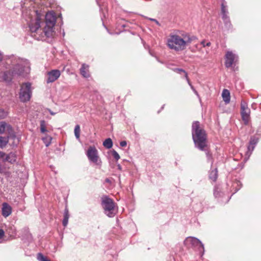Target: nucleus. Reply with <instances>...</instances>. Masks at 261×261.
Segmentation results:
<instances>
[{
	"label": "nucleus",
	"instance_id": "f257e3e1",
	"mask_svg": "<svg viewBox=\"0 0 261 261\" xmlns=\"http://www.w3.org/2000/svg\"><path fill=\"white\" fill-rule=\"evenodd\" d=\"M35 16L34 18H31L28 23L30 30L32 33H36L32 35L37 40H43L44 36L47 38L51 37L54 34V27L56 22V17L55 13L49 12L45 15V26L43 32L37 35L38 32L41 31L40 28L44 17L43 14L39 13L38 11H35Z\"/></svg>",
	"mask_w": 261,
	"mask_h": 261
},
{
	"label": "nucleus",
	"instance_id": "f03ea898",
	"mask_svg": "<svg viewBox=\"0 0 261 261\" xmlns=\"http://www.w3.org/2000/svg\"><path fill=\"white\" fill-rule=\"evenodd\" d=\"M4 66L6 71L0 72V82L10 83L13 78L20 76L30 70V62L25 59L14 56H10L5 61Z\"/></svg>",
	"mask_w": 261,
	"mask_h": 261
},
{
	"label": "nucleus",
	"instance_id": "7ed1b4c3",
	"mask_svg": "<svg viewBox=\"0 0 261 261\" xmlns=\"http://www.w3.org/2000/svg\"><path fill=\"white\" fill-rule=\"evenodd\" d=\"M196 39L197 38L194 36L185 35L182 38L177 35H171L167 40V45L169 48L175 51H182Z\"/></svg>",
	"mask_w": 261,
	"mask_h": 261
},
{
	"label": "nucleus",
	"instance_id": "20e7f679",
	"mask_svg": "<svg viewBox=\"0 0 261 261\" xmlns=\"http://www.w3.org/2000/svg\"><path fill=\"white\" fill-rule=\"evenodd\" d=\"M193 141L197 147H206V135L205 132L200 126L199 121H194L192 126Z\"/></svg>",
	"mask_w": 261,
	"mask_h": 261
},
{
	"label": "nucleus",
	"instance_id": "39448f33",
	"mask_svg": "<svg viewBox=\"0 0 261 261\" xmlns=\"http://www.w3.org/2000/svg\"><path fill=\"white\" fill-rule=\"evenodd\" d=\"M101 205L104 210V213L107 216L110 218L115 216L117 210L113 199L107 196H103L101 198Z\"/></svg>",
	"mask_w": 261,
	"mask_h": 261
},
{
	"label": "nucleus",
	"instance_id": "423d86ee",
	"mask_svg": "<svg viewBox=\"0 0 261 261\" xmlns=\"http://www.w3.org/2000/svg\"><path fill=\"white\" fill-rule=\"evenodd\" d=\"M32 96L31 84L30 83H23L19 92V99L21 102H25L30 100Z\"/></svg>",
	"mask_w": 261,
	"mask_h": 261
},
{
	"label": "nucleus",
	"instance_id": "0eeeda50",
	"mask_svg": "<svg viewBox=\"0 0 261 261\" xmlns=\"http://www.w3.org/2000/svg\"><path fill=\"white\" fill-rule=\"evenodd\" d=\"M185 245L187 247H197L199 251H204V245L198 239L194 237H187L184 241Z\"/></svg>",
	"mask_w": 261,
	"mask_h": 261
},
{
	"label": "nucleus",
	"instance_id": "6e6552de",
	"mask_svg": "<svg viewBox=\"0 0 261 261\" xmlns=\"http://www.w3.org/2000/svg\"><path fill=\"white\" fill-rule=\"evenodd\" d=\"M250 110L248 107L247 103L242 101L241 103V114L243 121L245 125L248 124L250 120Z\"/></svg>",
	"mask_w": 261,
	"mask_h": 261
},
{
	"label": "nucleus",
	"instance_id": "1a4fd4ad",
	"mask_svg": "<svg viewBox=\"0 0 261 261\" xmlns=\"http://www.w3.org/2000/svg\"><path fill=\"white\" fill-rule=\"evenodd\" d=\"M225 59V65L227 68H229L237 61L238 56L231 51H228L226 53Z\"/></svg>",
	"mask_w": 261,
	"mask_h": 261
},
{
	"label": "nucleus",
	"instance_id": "9d476101",
	"mask_svg": "<svg viewBox=\"0 0 261 261\" xmlns=\"http://www.w3.org/2000/svg\"><path fill=\"white\" fill-rule=\"evenodd\" d=\"M87 155L88 159L91 162L97 164L98 160V156L97 150L96 149V148H89L87 152Z\"/></svg>",
	"mask_w": 261,
	"mask_h": 261
},
{
	"label": "nucleus",
	"instance_id": "9b49d317",
	"mask_svg": "<svg viewBox=\"0 0 261 261\" xmlns=\"http://www.w3.org/2000/svg\"><path fill=\"white\" fill-rule=\"evenodd\" d=\"M48 77L46 80L47 83H53L56 81L60 76L61 72L58 69L51 70L47 72Z\"/></svg>",
	"mask_w": 261,
	"mask_h": 261
},
{
	"label": "nucleus",
	"instance_id": "f8f14e48",
	"mask_svg": "<svg viewBox=\"0 0 261 261\" xmlns=\"http://www.w3.org/2000/svg\"><path fill=\"white\" fill-rule=\"evenodd\" d=\"M254 148H240L241 149L239 150L241 151L240 154L242 156H243V153L244 154V161L246 162L249 158L250 155L251 154Z\"/></svg>",
	"mask_w": 261,
	"mask_h": 261
},
{
	"label": "nucleus",
	"instance_id": "ddd939ff",
	"mask_svg": "<svg viewBox=\"0 0 261 261\" xmlns=\"http://www.w3.org/2000/svg\"><path fill=\"white\" fill-rule=\"evenodd\" d=\"M12 213L11 207L7 203L5 202L2 205V214L5 217H7Z\"/></svg>",
	"mask_w": 261,
	"mask_h": 261
},
{
	"label": "nucleus",
	"instance_id": "4468645a",
	"mask_svg": "<svg viewBox=\"0 0 261 261\" xmlns=\"http://www.w3.org/2000/svg\"><path fill=\"white\" fill-rule=\"evenodd\" d=\"M16 155L15 153L11 152L6 154L5 158V162L7 161L11 164H13L16 161Z\"/></svg>",
	"mask_w": 261,
	"mask_h": 261
},
{
	"label": "nucleus",
	"instance_id": "2eb2a0df",
	"mask_svg": "<svg viewBox=\"0 0 261 261\" xmlns=\"http://www.w3.org/2000/svg\"><path fill=\"white\" fill-rule=\"evenodd\" d=\"M88 68H89V66L85 64H83L82 66V67L80 69V72H81V74L84 77H89L90 76Z\"/></svg>",
	"mask_w": 261,
	"mask_h": 261
},
{
	"label": "nucleus",
	"instance_id": "dca6fc26",
	"mask_svg": "<svg viewBox=\"0 0 261 261\" xmlns=\"http://www.w3.org/2000/svg\"><path fill=\"white\" fill-rule=\"evenodd\" d=\"M222 96L225 103H228L230 102V92L228 90L224 89L222 91Z\"/></svg>",
	"mask_w": 261,
	"mask_h": 261
},
{
	"label": "nucleus",
	"instance_id": "f3484780",
	"mask_svg": "<svg viewBox=\"0 0 261 261\" xmlns=\"http://www.w3.org/2000/svg\"><path fill=\"white\" fill-rule=\"evenodd\" d=\"M69 218V214L68 210L67 207H66L64 213V219L63 220V225L64 226H66L68 222V219Z\"/></svg>",
	"mask_w": 261,
	"mask_h": 261
},
{
	"label": "nucleus",
	"instance_id": "a211bd4d",
	"mask_svg": "<svg viewBox=\"0 0 261 261\" xmlns=\"http://www.w3.org/2000/svg\"><path fill=\"white\" fill-rule=\"evenodd\" d=\"M209 177L213 181H215L217 180L218 177V171L217 168L210 171Z\"/></svg>",
	"mask_w": 261,
	"mask_h": 261
},
{
	"label": "nucleus",
	"instance_id": "6ab92c4d",
	"mask_svg": "<svg viewBox=\"0 0 261 261\" xmlns=\"http://www.w3.org/2000/svg\"><path fill=\"white\" fill-rule=\"evenodd\" d=\"M5 132H7L8 133V134L9 135V136L10 137L13 136L15 135L14 131L13 130L12 126L10 124L7 123H6V127H5Z\"/></svg>",
	"mask_w": 261,
	"mask_h": 261
},
{
	"label": "nucleus",
	"instance_id": "aec40b11",
	"mask_svg": "<svg viewBox=\"0 0 261 261\" xmlns=\"http://www.w3.org/2000/svg\"><path fill=\"white\" fill-rule=\"evenodd\" d=\"M9 141V136L2 137L0 136V147H5L8 143Z\"/></svg>",
	"mask_w": 261,
	"mask_h": 261
},
{
	"label": "nucleus",
	"instance_id": "412c9836",
	"mask_svg": "<svg viewBox=\"0 0 261 261\" xmlns=\"http://www.w3.org/2000/svg\"><path fill=\"white\" fill-rule=\"evenodd\" d=\"M81 128L79 124L75 125L74 133L75 138L77 139H79L80 136Z\"/></svg>",
	"mask_w": 261,
	"mask_h": 261
},
{
	"label": "nucleus",
	"instance_id": "4be33fe9",
	"mask_svg": "<svg viewBox=\"0 0 261 261\" xmlns=\"http://www.w3.org/2000/svg\"><path fill=\"white\" fill-rule=\"evenodd\" d=\"M102 144L104 147H112L113 142L111 138H107L103 141Z\"/></svg>",
	"mask_w": 261,
	"mask_h": 261
},
{
	"label": "nucleus",
	"instance_id": "5701e85b",
	"mask_svg": "<svg viewBox=\"0 0 261 261\" xmlns=\"http://www.w3.org/2000/svg\"><path fill=\"white\" fill-rule=\"evenodd\" d=\"M51 140V137L49 136H46L42 139V140L46 147H48L50 145Z\"/></svg>",
	"mask_w": 261,
	"mask_h": 261
},
{
	"label": "nucleus",
	"instance_id": "b1692460",
	"mask_svg": "<svg viewBox=\"0 0 261 261\" xmlns=\"http://www.w3.org/2000/svg\"><path fill=\"white\" fill-rule=\"evenodd\" d=\"M37 258L39 261H50L48 258L44 256L41 253H38Z\"/></svg>",
	"mask_w": 261,
	"mask_h": 261
},
{
	"label": "nucleus",
	"instance_id": "393cba45",
	"mask_svg": "<svg viewBox=\"0 0 261 261\" xmlns=\"http://www.w3.org/2000/svg\"><path fill=\"white\" fill-rule=\"evenodd\" d=\"M40 131L42 133H45L47 131L46 128V124L44 120L40 121Z\"/></svg>",
	"mask_w": 261,
	"mask_h": 261
},
{
	"label": "nucleus",
	"instance_id": "a878e982",
	"mask_svg": "<svg viewBox=\"0 0 261 261\" xmlns=\"http://www.w3.org/2000/svg\"><path fill=\"white\" fill-rule=\"evenodd\" d=\"M8 114L7 111L5 110L2 108H0V119L5 118Z\"/></svg>",
	"mask_w": 261,
	"mask_h": 261
},
{
	"label": "nucleus",
	"instance_id": "bb28decb",
	"mask_svg": "<svg viewBox=\"0 0 261 261\" xmlns=\"http://www.w3.org/2000/svg\"><path fill=\"white\" fill-rule=\"evenodd\" d=\"M6 122L5 121L0 122V134H3L5 132V127Z\"/></svg>",
	"mask_w": 261,
	"mask_h": 261
},
{
	"label": "nucleus",
	"instance_id": "cd10ccee",
	"mask_svg": "<svg viewBox=\"0 0 261 261\" xmlns=\"http://www.w3.org/2000/svg\"><path fill=\"white\" fill-rule=\"evenodd\" d=\"M258 139L257 138L255 137H253L251 138L250 140V145L252 146L256 145L258 142Z\"/></svg>",
	"mask_w": 261,
	"mask_h": 261
},
{
	"label": "nucleus",
	"instance_id": "c85d7f7f",
	"mask_svg": "<svg viewBox=\"0 0 261 261\" xmlns=\"http://www.w3.org/2000/svg\"><path fill=\"white\" fill-rule=\"evenodd\" d=\"M214 195L216 198H219L222 196L224 194L217 189L214 190Z\"/></svg>",
	"mask_w": 261,
	"mask_h": 261
},
{
	"label": "nucleus",
	"instance_id": "c756f323",
	"mask_svg": "<svg viewBox=\"0 0 261 261\" xmlns=\"http://www.w3.org/2000/svg\"><path fill=\"white\" fill-rule=\"evenodd\" d=\"M112 155L116 161H118L120 159L119 154L114 150H112Z\"/></svg>",
	"mask_w": 261,
	"mask_h": 261
},
{
	"label": "nucleus",
	"instance_id": "7c9ffc66",
	"mask_svg": "<svg viewBox=\"0 0 261 261\" xmlns=\"http://www.w3.org/2000/svg\"><path fill=\"white\" fill-rule=\"evenodd\" d=\"M225 5V3H222L221 4V13H228V11Z\"/></svg>",
	"mask_w": 261,
	"mask_h": 261
},
{
	"label": "nucleus",
	"instance_id": "2f4dec72",
	"mask_svg": "<svg viewBox=\"0 0 261 261\" xmlns=\"http://www.w3.org/2000/svg\"><path fill=\"white\" fill-rule=\"evenodd\" d=\"M223 21L225 23V25L226 26V27L228 29L230 28V27L231 26V23H230L229 17L228 18H227V20L223 19Z\"/></svg>",
	"mask_w": 261,
	"mask_h": 261
},
{
	"label": "nucleus",
	"instance_id": "473e14b6",
	"mask_svg": "<svg viewBox=\"0 0 261 261\" xmlns=\"http://www.w3.org/2000/svg\"><path fill=\"white\" fill-rule=\"evenodd\" d=\"M175 72H176L179 74L181 73H184L185 74V76L186 75V73H187L185 70H184V69H180V68H175L174 70H173Z\"/></svg>",
	"mask_w": 261,
	"mask_h": 261
},
{
	"label": "nucleus",
	"instance_id": "72a5a7b5",
	"mask_svg": "<svg viewBox=\"0 0 261 261\" xmlns=\"http://www.w3.org/2000/svg\"><path fill=\"white\" fill-rule=\"evenodd\" d=\"M6 154L5 153L0 151V162L1 161L5 162V158H6Z\"/></svg>",
	"mask_w": 261,
	"mask_h": 261
},
{
	"label": "nucleus",
	"instance_id": "f704fd0d",
	"mask_svg": "<svg viewBox=\"0 0 261 261\" xmlns=\"http://www.w3.org/2000/svg\"><path fill=\"white\" fill-rule=\"evenodd\" d=\"M8 172L5 171V169L4 167H3L1 163H0V173L7 174Z\"/></svg>",
	"mask_w": 261,
	"mask_h": 261
},
{
	"label": "nucleus",
	"instance_id": "c9c22d12",
	"mask_svg": "<svg viewBox=\"0 0 261 261\" xmlns=\"http://www.w3.org/2000/svg\"><path fill=\"white\" fill-rule=\"evenodd\" d=\"M201 44L202 45V46L203 47H205V46H210L211 45V43L210 42H208L206 43L205 42V40H202L201 42Z\"/></svg>",
	"mask_w": 261,
	"mask_h": 261
},
{
	"label": "nucleus",
	"instance_id": "e433bc0d",
	"mask_svg": "<svg viewBox=\"0 0 261 261\" xmlns=\"http://www.w3.org/2000/svg\"><path fill=\"white\" fill-rule=\"evenodd\" d=\"M228 13H222L223 20V19L227 20V18H229V16H228Z\"/></svg>",
	"mask_w": 261,
	"mask_h": 261
},
{
	"label": "nucleus",
	"instance_id": "4c0bfd02",
	"mask_svg": "<svg viewBox=\"0 0 261 261\" xmlns=\"http://www.w3.org/2000/svg\"><path fill=\"white\" fill-rule=\"evenodd\" d=\"M191 88L193 90V91L194 92V93L197 95V96L198 97V98L200 100V97L199 96V95L198 94L197 91L195 90L194 87L193 86H191Z\"/></svg>",
	"mask_w": 261,
	"mask_h": 261
},
{
	"label": "nucleus",
	"instance_id": "58836bf2",
	"mask_svg": "<svg viewBox=\"0 0 261 261\" xmlns=\"http://www.w3.org/2000/svg\"><path fill=\"white\" fill-rule=\"evenodd\" d=\"M189 85L190 86V87H191V86H192V85L191 84V83L190 82L189 79V77H188V74L187 73H186V75L185 76Z\"/></svg>",
	"mask_w": 261,
	"mask_h": 261
},
{
	"label": "nucleus",
	"instance_id": "ea45409f",
	"mask_svg": "<svg viewBox=\"0 0 261 261\" xmlns=\"http://www.w3.org/2000/svg\"><path fill=\"white\" fill-rule=\"evenodd\" d=\"M149 20H151V21H155V23L158 25L159 26H160L161 25V24L160 23V22L155 19H154V18H148Z\"/></svg>",
	"mask_w": 261,
	"mask_h": 261
},
{
	"label": "nucleus",
	"instance_id": "a19ab883",
	"mask_svg": "<svg viewBox=\"0 0 261 261\" xmlns=\"http://www.w3.org/2000/svg\"><path fill=\"white\" fill-rule=\"evenodd\" d=\"M201 150H204V151H206L207 152H206V155H207V158L208 159H209L210 158H211V155L209 154L207 149H205L206 148H203V147H201V148H199Z\"/></svg>",
	"mask_w": 261,
	"mask_h": 261
},
{
	"label": "nucleus",
	"instance_id": "79ce46f5",
	"mask_svg": "<svg viewBox=\"0 0 261 261\" xmlns=\"http://www.w3.org/2000/svg\"><path fill=\"white\" fill-rule=\"evenodd\" d=\"M120 144L121 147H124L127 145V142L126 141H122L120 142Z\"/></svg>",
	"mask_w": 261,
	"mask_h": 261
},
{
	"label": "nucleus",
	"instance_id": "37998d69",
	"mask_svg": "<svg viewBox=\"0 0 261 261\" xmlns=\"http://www.w3.org/2000/svg\"><path fill=\"white\" fill-rule=\"evenodd\" d=\"M4 231L3 229H0V240L3 238V237L4 236Z\"/></svg>",
	"mask_w": 261,
	"mask_h": 261
},
{
	"label": "nucleus",
	"instance_id": "c03bdc74",
	"mask_svg": "<svg viewBox=\"0 0 261 261\" xmlns=\"http://www.w3.org/2000/svg\"><path fill=\"white\" fill-rule=\"evenodd\" d=\"M4 56L3 53L0 51V62L2 61L3 59Z\"/></svg>",
	"mask_w": 261,
	"mask_h": 261
},
{
	"label": "nucleus",
	"instance_id": "a18cd8bd",
	"mask_svg": "<svg viewBox=\"0 0 261 261\" xmlns=\"http://www.w3.org/2000/svg\"><path fill=\"white\" fill-rule=\"evenodd\" d=\"M240 184V182L239 181H237L233 184V186H234V185H237L238 186Z\"/></svg>",
	"mask_w": 261,
	"mask_h": 261
},
{
	"label": "nucleus",
	"instance_id": "49530a36",
	"mask_svg": "<svg viewBox=\"0 0 261 261\" xmlns=\"http://www.w3.org/2000/svg\"><path fill=\"white\" fill-rule=\"evenodd\" d=\"M49 112H50V114L51 115H55V113H54V112H51L50 110H49Z\"/></svg>",
	"mask_w": 261,
	"mask_h": 261
},
{
	"label": "nucleus",
	"instance_id": "de8ad7c7",
	"mask_svg": "<svg viewBox=\"0 0 261 261\" xmlns=\"http://www.w3.org/2000/svg\"><path fill=\"white\" fill-rule=\"evenodd\" d=\"M118 168H119V169H120V165H118Z\"/></svg>",
	"mask_w": 261,
	"mask_h": 261
},
{
	"label": "nucleus",
	"instance_id": "09e8293b",
	"mask_svg": "<svg viewBox=\"0 0 261 261\" xmlns=\"http://www.w3.org/2000/svg\"><path fill=\"white\" fill-rule=\"evenodd\" d=\"M240 188H238V189L237 190V191L239 190Z\"/></svg>",
	"mask_w": 261,
	"mask_h": 261
},
{
	"label": "nucleus",
	"instance_id": "8fccbe9b",
	"mask_svg": "<svg viewBox=\"0 0 261 261\" xmlns=\"http://www.w3.org/2000/svg\"><path fill=\"white\" fill-rule=\"evenodd\" d=\"M4 0H0V2H2V1H3Z\"/></svg>",
	"mask_w": 261,
	"mask_h": 261
}]
</instances>
